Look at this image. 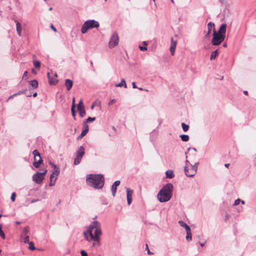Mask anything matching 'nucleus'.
Returning <instances> with one entry per match:
<instances>
[{"mask_svg": "<svg viewBox=\"0 0 256 256\" xmlns=\"http://www.w3.org/2000/svg\"><path fill=\"white\" fill-rule=\"evenodd\" d=\"M86 183L88 186L95 189H101L104 184V176L101 174H90L86 176Z\"/></svg>", "mask_w": 256, "mask_h": 256, "instance_id": "1", "label": "nucleus"}, {"mask_svg": "<svg viewBox=\"0 0 256 256\" xmlns=\"http://www.w3.org/2000/svg\"><path fill=\"white\" fill-rule=\"evenodd\" d=\"M173 190V185L168 183L164 185L158 192L157 197L160 202H168L172 198Z\"/></svg>", "mask_w": 256, "mask_h": 256, "instance_id": "2", "label": "nucleus"}, {"mask_svg": "<svg viewBox=\"0 0 256 256\" xmlns=\"http://www.w3.org/2000/svg\"><path fill=\"white\" fill-rule=\"evenodd\" d=\"M102 234L100 226L96 229L94 230V235L92 234V231L88 230L86 232H84V234L88 241L94 240V241H100L99 236Z\"/></svg>", "mask_w": 256, "mask_h": 256, "instance_id": "3", "label": "nucleus"}, {"mask_svg": "<svg viewBox=\"0 0 256 256\" xmlns=\"http://www.w3.org/2000/svg\"><path fill=\"white\" fill-rule=\"evenodd\" d=\"M186 166L184 167L185 174L187 176L192 177L196 173L198 162L195 163L194 165L190 164L188 160H186Z\"/></svg>", "mask_w": 256, "mask_h": 256, "instance_id": "4", "label": "nucleus"}, {"mask_svg": "<svg viewBox=\"0 0 256 256\" xmlns=\"http://www.w3.org/2000/svg\"><path fill=\"white\" fill-rule=\"evenodd\" d=\"M100 24L98 22L94 20H90L86 21L82 25L81 32L82 34H86L88 30L93 28H98Z\"/></svg>", "mask_w": 256, "mask_h": 256, "instance_id": "5", "label": "nucleus"}, {"mask_svg": "<svg viewBox=\"0 0 256 256\" xmlns=\"http://www.w3.org/2000/svg\"><path fill=\"white\" fill-rule=\"evenodd\" d=\"M225 36L221 34H218L216 30H214L213 38L212 40V44L213 46H218L224 40Z\"/></svg>", "mask_w": 256, "mask_h": 256, "instance_id": "6", "label": "nucleus"}, {"mask_svg": "<svg viewBox=\"0 0 256 256\" xmlns=\"http://www.w3.org/2000/svg\"><path fill=\"white\" fill-rule=\"evenodd\" d=\"M47 172V170L44 169L43 172H37L32 176V180L38 184H40L42 182L44 176Z\"/></svg>", "mask_w": 256, "mask_h": 256, "instance_id": "7", "label": "nucleus"}, {"mask_svg": "<svg viewBox=\"0 0 256 256\" xmlns=\"http://www.w3.org/2000/svg\"><path fill=\"white\" fill-rule=\"evenodd\" d=\"M84 154V146H80L76 152L74 164V165L78 164L82 160V158Z\"/></svg>", "mask_w": 256, "mask_h": 256, "instance_id": "8", "label": "nucleus"}, {"mask_svg": "<svg viewBox=\"0 0 256 256\" xmlns=\"http://www.w3.org/2000/svg\"><path fill=\"white\" fill-rule=\"evenodd\" d=\"M20 236L22 241L24 243L27 244V242H29L30 228L28 226H26L22 229Z\"/></svg>", "mask_w": 256, "mask_h": 256, "instance_id": "9", "label": "nucleus"}, {"mask_svg": "<svg viewBox=\"0 0 256 256\" xmlns=\"http://www.w3.org/2000/svg\"><path fill=\"white\" fill-rule=\"evenodd\" d=\"M32 154L34 156V162H33V165L35 168H38L40 167L43 160L40 157V154L37 150H34L32 152Z\"/></svg>", "mask_w": 256, "mask_h": 256, "instance_id": "10", "label": "nucleus"}, {"mask_svg": "<svg viewBox=\"0 0 256 256\" xmlns=\"http://www.w3.org/2000/svg\"><path fill=\"white\" fill-rule=\"evenodd\" d=\"M119 38L116 32H114L112 36L108 43V47L112 48L118 44Z\"/></svg>", "mask_w": 256, "mask_h": 256, "instance_id": "11", "label": "nucleus"}, {"mask_svg": "<svg viewBox=\"0 0 256 256\" xmlns=\"http://www.w3.org/2000/svg\"><path fill=\"white\" fill-rule=\"evenodd\" d=\"M126 198H127V202L128 204V205H130L132 204V195L133 194V190H130V188H126Z\"/></svg>", "mask_w": 256, "mask_h": 256, "instance_id": "12", "label": "nucleus"}, {"mask_svg": "<svg viewBox=\"0 0 256 256\" xmlns=\"http://www.w3.org/2000/svg\"><path fill=\"white\" fill-rule=\"evenodd\" d=\"M120 184V180H116L114 182L112 186V194L113 196H115L116 193V187L118 186Z\"/></svg>", "mask_w": 256, "mask_h": 256, "instance_id": "13", "label": "nucleus"}, {"mask_svg": "<svg viewBox=\"0 0 256 256\" xmlns=\"http://www.w3.org/2000/svg\"><path fill=\"white\" fill-rule=\"evenodd\" d=\"M176 46V42L174 41L172 38H171V44H170V52L172 56L174 55Z\"/></svg>", "mask_w": 256, "mask_h": 256, "instance_id": "14", "label": "nucleus"}, {"mask_svg": "<svg viewBox=\"0 0 256 256\" xmlns=\"http://www.w3.org/2000/svg\"><path fill=\"white\" fill-rule=\"evenodd\" d=\"M100 226V224L98 221L95 220L92 222V224L88 226V230H90L92 231L94 228L96 229Z\"/></svg>", "mask_w": 256, "mask_h": 256, "instance_id": "15", "label": "nucleus"}, {"mask_svg": "<svg viewBox=\"0 0 256 256\" xmlns=\"http://www.w3.org/2000/svg\"><path fill=\"white\" fill-rule=\"evenodd\" d=\"M214 30H215L214 23L212 22H208V33L206 34V36H208L210 34L212 31H213L214 32Z\"/></svg>", "mask_w": 256, "mask_h": 256, "instance_id": "16", "label": "nucleus"}, {"mask_svg": "<svg viewBox=\"0 0 256 256\" xmlns=\"http://www.w3.org/2000/svg\"><path fill=\"white\" fill-rule=\"evenodd\" d=\"M48 78V82L50 84H56L58 82V80L57 78H51L50 76V73L48 72L47 73Z\"/></svg>", "mask_w": 256, "mask_h": 256, "instance_id": "17", "label": "nucleus"}, {"mask_svg": "<svg viewBox=\"0 0 256 256\" xmlns=\"http://www.w3.org/2000/svg\"><path fill=\"white\" fill-rule=\"evenodd\" d=\"M60 173V170H54V172H52L50 174V178H52L55 180H56L58 178V176L59 175Z\"/></svg>", "mask_w": 256, "mask_h": 256, "instance_id": "18", "label": "nucleus"}, {"mask_svg": "<svg viewBox=\"0 0 256 256\" xmlns=\"http://www.w3.org/2000/svg\"><path fill=\"white\" fill-rule=\"evenodd\" d=\"M226 24H222L218 30V32H217L218 34H221L224 35L226 32Z\"/></svg>", "mask_w": 256, "mask_h": 256, "instance_id": "19", "label": "nucleus"}, {"mask_svg": "<svg viewBox=\"0 0 256 256\" xmlns=\"http://www.w3.org/2000/svg\"><path fill=\"white\" fill-rule=\"evenodd\" d=\"M66 86V89L68 90H70L73 85V82L72 80L70 79H66L65 80V84H64Z\"/></svg>", "mask_w": 256, "mask_h": 256, "instance_id": "20", "label": "nucleus"}, {"mask_svg": "<svg viewBox=\"0 0 256 256\" xmlns=\"http://www.w3.org/2000/svg\"><path fill=\"white\" fill-rule=\"evenodd\" d=\"M88 124H85L84 126V129H83L80 137L82 138L83 136H84L86 134V133L88 132Z\"/></svg>", "mask_w": 256, "mask_h": 256, "instance_id": "21", "label": "nucleus"}, {"mask_svg": "<svg viewBox=\"0 0 256 256\" xmlns=\"http://www.w3.org/2000/svg\"><path fill=\"white\" fill-rule=\"evenodd\" d=\"M16 31L18 32V34L19 36H21V32H22V26L20 24L17 20H16Z\"/></svg>", "mask_w": 256, "mask_h": 256, "instance_id": "22", "label": "nucleus"}, {"mask_svg": "<svg viewBox=\"0 0 256 256\" xmlns=\"http://www.w3.org/2000/svg\"><path fill=\"white\" fill-rule=\"evenodd\" d=\"M186 240L188 242L192 240V232H191L190 228H189V229L186 230Z\"/></svg>", "mask_w": 256, "mask_h": 256, "instance_id": "23", "label": "nucleus"}, {"mask_svg": "<svg viewBox=\"0 0 256 256\" xmlns=\"http://www.w3.org/2000/svg\"><path fill=\"white\" fill-rule=\"evenodd\" d=\"M29 83L34 88H37L38 85V82L36 80L30 81Z\"/></svg>", "mask_w": 256, "mask_h": 256, "instance_id": "24", "label": "nucleus"}, {"mask_svg": "<svg viewBox=\"0 0 256 256\" xmlns=\"http://www.w3.org/2000/svg\"><path fill=\"white\" fill-rule=\"evenodd\" d=\"M166 174L167 178H172L174 176V172L172 170H168L166 172Z\"/></svg>", "mask_w": 256, "mask_h": 256, "instance_id": "25", "label": "nucleus"}, {"mask_svg": "<svg viewBox=\"0 0 256 256\" xmlns=\"http://www.w3.org/2000/svg\"><path fill=\"white\" fill-rule=\"evenodd\" d=\"M178 224L180 225V226L184 228H185L186 230L190 228V227L182 220L178 221Z\"/></svg>", "mask_w": 256, "mask_h": 256, "instance_id": "26", "label": "nucleus"}, {"mask_svg": "<svg viewBox=\"0 0 256 256\" xmlns=\"http://www.w3.org/2000/svg\"><path fill=\"white\" fill-rule=\"evenodd\" d=\"M122 86H124L125 88L127 87L126 81L124 78L122 79L120 83L116 84V87H121Z\"/></svg>", "mask_w": 256, "mask_h": 256, "instance_id": "27", "label": "nucleus"}, {"mask_svg": "<svg viewBox=\"0 0 256 256\" xmlns=\"http://www.w3.org/2000/svg\"><path fill=\"white\" fill-rule=\"evenodd\" d=\"M78 110L79 112L80 116L82 118H83L86 114L84 107L81 108H78Z\"/></svg>", "mask_w": 256, "mask_h": 256, "instance_id": "28", "label": "nucleus"}, {"mask_svg": "<svg viewBox=\"0 0 256 256\" xmlns=\"http://www.w3.org/2000/svg\"><path fill=\"white\" fill-rule=\"evenodd\" d=\"M218 54V50H215L213 51L210 54V60H214L216 58Z\"/></svg>", "mask_w": 256, "mask_h": 256, "instance_id": "29", "label": "nucleus"}, {"mask_svg": "<svg viewBox=\"0 0 256 256\" xmlns=\"http://www.w3.org/2000/svg\"><path fill=\"white\" fill-rule=\"evenodd\" d=\"M183 142H188L189 140V136L187 134H182L180 136Z\"/></svg>", "mask_w": 256, "mask_h": 256, "instance_id": "30", "label": "nucleus"}, {"mask_svg": "<svg viewBox=\"0 0 256 256\" xmlns=\"http://www.w3.org/2000/svg\"><path fill=\"white\" fill-rule=\"evenodd\" d=\"M29 244L28 248L32 250H36V248L34 246V244L32 242H27Z\"/></svg>", "mask_w": 256, "mask_h": 256, "instance_id": "31", "label": "nucleus"}, {"mask_svg": "<svg viewBox=\"0 0 256 256\" xmlns=\"http://www.w3.org/2000/svg\"><path fill=\"white\" fill-rule=\"evenodd\" d=\"M182 130L184 132H187L188 130V128H189L188 125L182 122Z\"/></svg>", "mask_w": 256, "mask_h": 256, "instance_id": "32", "label": "nucleus"}, {"mask_svg": "<svg viewBox=\"0 0 256 256\" xmlns=\"http://www.w3.org/2000/svg\"><path fill=\"white\" fill-rule=\"evenodd\" d=\"M33 64L36 68H39L40 66V62L38 60H34Z\"/></svg>", "mask_w": 256, "mask_h": 256, "instance_id": "33", "label": "nucleus"}, {"mask_svg": "<svg viewBox=\"0 0 256 256\" xmlns=\"http://www.w3.org/2000/svg\"><path fill=\"white\" fill-rule=\"evenodd\" d=\"M0 236L2 238L4 239L6 236L4 232L2 230V226L0 225Z\"/></svg>", "mask_w": 256, "mask_h": 256, "instance_id": "34", "label": "nucleus"}, {"mask_svg": "<svg viewBox=\"0 0 256 256\" xmlns=\"http://www.w3.org/2000/svg\"><path fill=\"white\" fill-rule=\"evenodd\" d=\"M78 108H84V106L83 105V102H82V100H80V101L79 102V103L77 106V109H78Z\"/></svg>", "mask_w": 256, "mask_h": 256, "instance_id": "35", "label": "nucleus"}, {"mask_svg": "<svg viewBox=\"0 0 256 256\" xmlns=\"http://www.w3.org/2000/svg\"><path fill=\"white\" fill-rule=\"evenodd\" d=\"M96 120V117H93V118H91V117H88L86 120V122H94V121Z\"/></svg>", "mask_w": 256, "mask_h": 256, "instance_id": "36", "label": "nucleus"}, {"mask_svg": "<svg viewBox=\"0 0 256 256\" xmlns=\"http://www.w3.org/2000/svg\"><path fill=\"white\" fill-rule=\"evenodd\" d=\"M74 109H75V108H74V106H72L71 112H72V116L74 118H75V116H76V112L74 110Z\"/></svg>", "mask_w": 256, "mask_h": 256, "instance_id": "37", "label": "nucleus"}, {"mask_svg": "<svg viewBox=\"0 0 256 256\" xmlns=\"http://www.w3.org/2000/svg\"><path fill=\"white\" fill-rule=\"evenodd\" d=\"M56 181V180H53L52 178H50V182H49V186H54V184H55Z\"/></svg>", "mask_w": 256, "mask_h": 256, "instance_id": "38", "label": "nucleus"}, {"mask_svg": "<svg viewBox=\"0 0 256 256\" xmlns=\"http://www.w3.org/2000/svg\"><path fill=\"white\" fill-rule=\"evenodd\" d=\"M16 194L15 192H13L12 194L10 199L12 202H14L16 200Z\"/></svg>", "mask_w": 256, "mask_h": 256, "instance_id": "39", "label": "nucleus"}, {"mask_svg": "<svg viewBox=\"0 0 256 256\" xmlns=\"http://www.w3.org/2000/svg\"><path fill=\"white\" fill-rule=\"evenodd\" d=\"M92 246L96 248L100 246V241H95V242L93 243Z\"/></svg>", "mask_w": 256, "mask_h": 256, "instance_id": "40", "label": "nucleus"}, {"mask_svg": "<svg viewBox=\"0 0 256 256\" xmlns=\"http://www.w3.org/2000/svg\"><path fill=\"white\" fill-rule=\"evenodd\" d=\"M26 90L20 91L18 93L14 94V95H18V94H26Z\"/></svg>", "mask_w": 256, "mask_h": 256, "instance_id": "41", "label": "nucleus"}, {"mask_svg": "<svg viewBox=\"0 0 256 256\" xmlns=\"http://www.w3.org/2000/svg\"><path fill=\"white\" fill-rule=\"evenodd\" d=\"M80 254L82 256H88L87 252L84 250H82L80 251Z\"/></svg>", "mask_w": 256, "mask_h": 256, "instance_id": "42", "label": "nucleus"}, {"mask_svg": "<svg viewBox=\"0 0 256 256\" xmlns=\"http://www.w3.org/2000/svg\"><path fill=\"white\" fill-rule=\"evenodd\" d=\"M116 102V100L115 99H112V100H110L108 103V104L109 106H110V105H112L114 103Z\"/></svg>", "mask_w": 256, "mask_h": 256, "instance_id": "43", "label": "nucleus"}, {"mask_svg": "<svg viewBox=\"0 0 256 256\" xmlns=\"http://www.w3.org/2000/svg\"><path fill=\"white\" fill-rule=\"evenodd\" d=\"M240 202V199H237V200H236L234 201V206L238 205Z\"/></svg>", "mask_w": 256, "mask_h": 256, "instance_id": "44", "label": "nucleus"}, {"mask_svg": "<svg viewBox=\"0 0 256 256\" xmlns=\"http://www.w3.org/2000/svg\"><path fill=\"white\" fill-rule=\"evenodd\" d=\"M139 48L140 49V50L142 51H144V50H147V48L146 46H139Z\"/></svg>", "mask_w": 256, "mask_h": 256, "instance_id": "45", "label": "nucleus"}, {"mask_svg": "<svg viewBox=\"0 0 256 256\" xmlns=\"http://www.w3.org/2000/svg\"><path fill=\"white\" fill-rule=\"evenodd\" d=\"M95 106H98V108L100 109L101 108V104L100 102H95Z\"/></svg>", "mask_w": 256, "mask_h": 256, "instance_id": "46", "label": "nucleus"}, {"mask_svg": "<svg viewBox=\"0 0 256 256\" xmlns=\"http://www.w3.org/2000/svg\"><path fill=\"white\" fill-rule=\"evenodd\" d=\"M146 250H147L148 254H153V253L151 252L148 248V244H146Z\"/></svg>", "mask_w": 256, "mask_h": 256, "instance_id": "47", "label": "nucleus"}, {"mask_svg": "<svg viewBox=\"0 0 256 256\" xmlns=\"http://www.w3.org/2000/svg\"><path fill=\"white\" fill-rule=\"evenodd\" d=\"M52 168H53L54 170H60V168L56 164H54L52 166H51Z\"/></svg>", "mask_w": 256, "mask_h": 256, "instance_id": "48", "label": "nucleus"}, {"mask_svg": "<svg viewBox=\"0 0 256 256\" xmlns=\"http://www.w3.org/2000/svg\"><path fill=\"white\" fill-rule=\"evenodd\" d=\"M132 88H138V87L136 86L135 82H132Z\"/></svg>", "mask_w": 256, "mask_h": 256, "instance_id": "49", "label": "nucleus"}, {"mask_svg": "<svg viewBox=\"0 0 256 256\" xmlns=\"http://www.w3.org/2000/svg\"><path fill=\"white\" fill-rule=\"evenodd\" d=\"M72 106H74V108L76 107V106H75V98H72Z\"/></svg>", "mask_w": 256, "mask_h": 256, "instance_id": "50", "label": "nucleus"}, {"mask_svg": "<svg viewBox=\"0 0 256 256\" xmlns=\"http://www.w3.org/2000/svg\"><path fill=\"white\" fill-rule=\"evenodd\" d=\"M50 28H52V29L54 32H56V28L54 26H53L52 24V25L50 26Z\"/></svg>", "mask_w": 256, "mask_h": 256, "instance_id": "51", "label": "nucleus"}, {"mask_svg": "<svg viewBox=\"0 0 256 256\" xmlns=\"http://www.w3.org/2000/svg\"><path fill=\"white\" fill-rule=\"evenodd\" d=\"M194 150V152H196V148H188V151H189V150Z\"/></svg>", "mask_w": 256, "mask_h": 256, "instance_id": "52", "label": "nucleus"}, {"mask_svg": "<svg viewBox=\"0 0 256 256\" xmlns=\"http://www.w3.org/2000/svg\"><path fill=\"white\" fill-rule=\"evenodd\" d=\"M94 106H95V102L93 103V104H92V106H90V108H91L92 110H93V109H94Z\"/></svg>", "mask_w": 256, "mask_h": 256, "instance_id": "53", "label": "nucleus"}, {"mask_svg": "<svg viewBox=\"0 0 256 256\" xmlns=\"http://www.w3.org/2000/svg\"><path fill=\"white\" fill-rule=\"evenodd\" d=\"M28 72L26 71L24 72L23 74V78L26 76H27Z\"/></svg>", "mask_w": 256, "mask_h": 256, "instance_id": "54", "label": "nucleus"}, {"mask_svg": "<svg viewBox=\"0 0 256 256\" xmlns=\"http://www.w3.org/2000/svg\"><path fill=\"white\" fill-rule=\"evenodd\" d=\"M218 1L222 4H224V0H218Z\"/></svg>", "mask_w": 256, "mask_h": 256, "instance_id": "55", "label": "nucleus"}, {"mask_svg": "<svg viewBox=\"0 0 256 256\" xmlns=\"http://www.w3.org/2000/svg\"><path fill=\"white\" fill-rule=\"evenodd\" d=\"M16 96V95H14V94L13 95L10 96L9 97L8 99H11V98H14V96Z\"/></svg>", "mask_w": 256, "mask_h": 256, "instance_id": "56", "label": "nucleus"}, {"mask_svg": "<svg viewBox=\"0 0 256 256\" xmlns=\"http://www.w3.org/2000/svg\"><path fill=\"white\" fill-rule=\"evenodd\" d=\"M54 78H57V74H56V73H54Z\"/></svg>", "mask_w": 256, "mask_h": 256, "instance_id": "57", "label": "nucleus"}, {"mask_svg": "<svg viewBox=\"0 0 256 256\" xmlns=\"http://www.w3.org/2000/svg\"><path fill=\"white\" fill-rule=\"evenodd\" d=\"M36 96H37V93H36V92H34V93L32 94V96H33L34 97H36Z\"/></svg>", "mask_w": 256, "mask_h": 256, "instance_id": "58", "label": "nucleus"}, {"mask_svg": "<svg viewBox=\"0 0 256 256\" xmlns=\"http://www.w3.org/2000/svg\"><path fill=\"white\" fill-rule=\"evenodd\" d=\"M230 164H224V166L226 168H228V166H229Z\"/></svg>", "mask_w": 256, "mask_h": 256, "instance_id": "59", "label": "nucleus"}, {"mask_svg": "<svg viewBox=\"0 0 256 256\" xmlns=\"http://www.w3.org/2000/svg\"><path fill=\"white\" fill-rule=\"evenodd\" d=\"M49 164H50L51 166H52L54 164V163H52L51 161H50V162H49Z\"/></svg>", "mask_w": 256, "mask_h": 256, "instance_id": "60", "label": "nucleus"}, {"mask_svg": "<svg viewBox=\"0 0 256 256\" xmlns=\"http://www.w3.org/2000/svg\"><path fill=\"white\" fill-rule=\"evenodd\" d=\"M36 201H38V200H32V203L34 202H36Z\"/></svg>", "mask_w": 256, "mask_h": 256, "instance_id": "61", "label": "nucleus"}, {"mask_svg": "<svg viewBox=\"0 0 256 256\" xmlns=\"http://www.w3.org/2000/svg\"><path fill=\"white\" fill-rule=\"evenodd\" d=\"M143 44H144V46H147V45H148V44H147V43H146V42H143Z\"/></svg>", "mask_w": 256, "mask_h": 256, "instance_id": "62", "label": "nucleus"}, {"mask_svg": "<svg viewBox=\"0 0 256 256\" xmlns=\"http://www.w3.org/2000/svg\"><path fill=\"white\" fill-rule=\"evenodd\" d=\"M32 72L34 74H36V72H35V70H34V69H32Z\"/></svg>", "mask_w": 256, "mask_h": 256, "instance_id": "63", "label": "nucleus"}, {"mask_svg": "<svg viewBox=\"0 0 256 256\" xmlns=\"http://www.w3.org/2000/svg\"><path fill=\"white\" fill-rule=\"evenodd\" d=\"M16 224H20V222H16Z\"/></svg>", "mask_w": 256, "mask_h": 256, "instance_id": "64", "label": "nucleus"}]
</instances>
